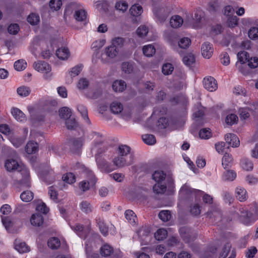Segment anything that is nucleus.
<instances>
[{"mask_svg":"<svg viewBox=\"0 0 258 258\" xmlns=\"http://www.w3.org/2000/svg\"><path fill=\"white\" fill-rule=\"evenodd\" d=\"M5 167L9 172L15 170L21 171L22 179L13 180V185L17 188L22 187H29L30 186L29 171L25 168H22L18 161L13 158L7 159L5 162Z\"/></svg>","mask_w":258,"mask_h":258,"instance_id":"nucleus-1","label":"nucleus"},{"mask_svg":"<svg viewBox=\"0 0 258 258\" xmlns=\"http://www.w3.org/2000/svg\"><path fill=\"white\" fill-rule=\"evenodd\" d=\"M152 179L157 183L153 186V189L157 194H163L167 188L165 179L166 174L162 170H155L152 174Z\"/></svg>","mask_w":258,"mask_h":258,"instance_id":"nucleus-2","label":"nucleus"},{"mask_svg":"<svg viewBox=\"0 0 258 258\" xmlns=\"http://www.w3.org/2000/svg\"><path fill=\"white\" fill-rule=\"evenodd\" d=\"M232 218L233 219H237L241 223L248 225L254 223L258 219V217L253 215L246 209L240 207L238 211L233 214Z\"/></svg>","mask_w":258,"mask_h":258,"instance_id":"nucleus-3","label":"nucleus"},{"mask_svg":"<svg viewBox=\"0 0 258 258\" xmlns=\"http://www.w3.org/2000/svg\"><path fill=\"white\" fill-rule=\"evenodd\" d=\"M100 253L101 256L108 257L112 255V258H120L122 257L121 252L120 251H114L113 248L110 245L105 244L100 249Z\"/></svg>","mask_w":258,"mask_h":258,"instance_id":"nucleus-4","label":"nucleus"},{"mask_svg":"<svg viewBox=\"0 0 258 258\" xmlns=\"http://www.w3.org/2000/svg\"><path fill=\"white\" fill-rule=\"evenodd\" d=\"M96 161L98 167L103 172L109 173L117 169L114 164H111L104 159L101 158L99 155L96 157Z\"/></svg>","mask_w":258,"mask_h":258,"instance_id":"nucleus-5","label":"nucleus"},{"mask_svg":"<svg viewBox=\"0 0 258 258\" xmlns=\"http://www.w3.org/2000/svg\"><path fill=\"white\" fill-rule=\"evenodd\" d=\"M112 162L117 168H121L131 165L133 163V158L132 156L130 158H125L118 155L113 159Z\"/></svg>","mask_w":258,"mask_h":258,"instance_id":"nucleus-6","label":"nucleus"},{"mask_svg":"<svg viewBox=\"0 0 258 258\" xmlns=\"http://www.w3.org/2000/svg\"><path fill=\"white\" fill-rule=\"evenodd\" d=\"M71 228L77 233L79 237L83 239L86 238L90 231V226L84 227L79 224L71 226Z\"/></svg>","mask_w":258,"mask_h":258,"instance_id":"nucleus-7","label":"nucleus"},{"mask_svg":"<svg viewBox=\"0 0 258 258\" xmlns=\"http://www.w3.org/2000/svg\"><path fill=\"white\" fill-rule=\"evenodd\" d=\"M203 82L204 88L210 92L216 90L218 88L217 81L212 77H205Z\"/></svg>","mask_w":258,"mask_h":258,"instance_id":"nucleus-8","label":"nucleus"},{"mask_svg":"<svg viewBox=\"0 0 258 258\" xmlns=\"http://www.w3.org/2000/svg\"><path fill=\"white\" fill-rule=\"evenodd\" d=\"M153 12L159 21L163 22L170 13V9L167 7L157 8H155Z\"/></svg>","mask_w":258,"mask_h":258,"instance_id":"nucleus-9","label":"nucleus"},{"mask_svg":"<svg viewBox=\"0 0 258 258\" xmlns=\"http://www.w3.org/2000/svg\"><path fill=\"white\" fill-rule=\"evenodd\" d=\"M33 67L36 71L42 73L47 74L51 71L50 65L44 61L35 62L33 64Z\"/></svg>","mask_w":258,"mask_h":258,"instance_id":"nucleus-10","label":"nucleus"},{"mask_svg":"<svg viewBox=\"0 0 258 258\" xmlns=\"http://www.w3.org/2000/svg\"><path fill=\"white\" fill-rule=\"evenodd\" d=\"M191 43L190 39L187 37H183L178 41V47L174 48V50L177 52L180 55H182V51L179 49H185L188 47Z\"/></svg>","mask_w":258,"mask_h":258,"instance_id":"nucleus-11","label":"nucleus"},{"mask_svg":"<svg viewBox=\"0 0 258 258\" xmlns=\"http://www.w3.org/2000/svg\"><path fill=\"white\" fill-rule=\"evenodd\" d=\"M165 38L174 49L176 47L175 44L178 42L179 40L178 35L174 32L170 31L165 34Z\"/></svg>","mask_w":258,"mask_h":258,"instance_id":"nucleus-12","label":"nucleus"},{"mask_svg":"<svg viewBox=\"0 0 258 258\" xmlns=\"http://www.w3.org/2000/svg\"><path fill=\"white\" fill-rule=\"evenodd\" d=\"M226 143L232 147H237L240 144V141L237 136L234 134H228L225 136Z\"/></svg>","mask_w":258,"mask_h":258,"instance_id":"nucleus-13","label":"nucleus"},{"mask_svg":"<svg viewBox=\"0 0 258 258\" xmlns=\"http://www.w3.org/2000/svg\"><path fill=\"white\" fill-rule=\"evenodd\" d=\"M201 51L202 55L205 58H210L213 52V48L212 47V44L208 42L204 43L201 47Z\"/></svg>","mask_w":258,"mask_h":258,"instance_id":"nucleus-14","label":"nucleus"},{"mask_svg":"<svg viewBox=\"0 0 258 258\" xmlns=\"http://www.w3.org/2000/svg\"><path fill=\"white\" fill-rule=\"evenodd\" d=\"M179 232L185 242L189 243V246L192 248L193 250H195L194 248L192 247V244H190L191 240L188 229L185 227H182L179 228Z\"/></svg>","mask_w":258,"mask_h":258,"instance_id":"nucleus-15","label":"nucleus"},{"mask_svg":"<svg viewBox=\"0 0 258 258\" xmlns=\"http://www.w3.org/2000/svg\"><path fill=\"white\" fill-rule=\"evenodd\" d=\"M118 155L125 158H130L131 156L134 159V155L131 153V148L126 145H120L117 149Z\"/></svg>","mask_w":258,"mask_h":258,"instance_id":"nucleus-16","label":"nucleus"},{"mask_svg":"<svg viewBox=\"0 0 258 258\" xmlns=\"http://www.w3.org/2000/svg\"><path fill=\"white\" fill-rule=\"evenodd\" d=\"M69 144L71 150L75 153L78 152L83 145L81 138L73 139L70 141Z\"/></svg>","mask_w":258,"mask_h":258,"instance_id":"nucleus-17","label":"nucleus"},{"mask_svg":"<svg viewBox=\"0 0 258 258\" xmlns=\"http://www.w3.org/2000/svg\"><path fill=\"white\" fill-rule=\"evenodd\" d=\"M43 217L40 214H34L30 218V222L34 226L39 227L43 224Z\"/></svg>","mask_w":258,"mask_h":258,"instance_id":"nucleus-18","label":"nucleus"},{"mask_svg":"<svg viewBox=\"0 0 258 258\" xmlns=\"http://www.w3.org/2000/svg\"><path fill=\"white\" fill-rule=\"evenodd\" d=\"M11 113L12 115L18 121L23 122L26 120V117L24 113L17 108H13Z\"/></svg>","mask_w":258,"mask_h":258,"instance_id":"nucleus-19","label":"nucleus"},{"mask_svg":"<svg viewBox=\"0 0 258 258\" xmlns=\"http://www.w3.org/2000/svg\"><path fill=\"white\" fill-rule=\"evenodd\" d=\"M77 109L81 114V116L85 122L88 124H91V121L88 115V110L85 106L82 104H79L77 106Z\"/></svg>","mask_w":258,"mask_h":258,"instance_id":"nucleus-20","label":"nucleus"},{"mask_svg":"<svg viewBox=\"0 0 258 258\" xmlns=\"http://www.w3.org/2000/svg\"><path fill=\"white\" fill-rule=\"evenodd\" d=\"M126 87V83L122 80H116L113 82L112 87L115 92H122Z\"/></svg>","mask_w":258,"mask_h":258,"instance_id":"nucleus-21","label":"nucleus"},{"mask_svg":"<svg viewBox=\"0 0 258 258\" xmlns=\"http://www.w3.org/2000/svg\"><path fill=\"white\" fill-rule=\"evenodd\" d=\"M183 22V19L178 15L172 16L170 20L171 26L174 28L180 27L182 25Z\"/></svg>","mask_w":258,"mask_h":258,"instance_id":"nucleus-22","label":"nucleus"},{"mask_svg":"<svg viewBox=\"0 0 258 258\" xmlns=\"http://www.w3.org/2000/svg\"><path fill=\"white\" fill-rule=\"evenodd\" d=\"M15 249L20 253L27 252L30 251V248L25 242H19L17 240L15 242Z\"/></svg>","mask_w":258,"mask_h":258,"instance_id":"nucleus-23","label":"nucleus"},{"mask_svg":"<svg viewBox=\"0 0 258 258\" xmlns=\"http://www.w3.org/2000/svg\"><path fill=\"white\" fill-rule=\"evenodd\" d=\"M57 56L62 60L67 59L70 55V51L68 48L62 47L57 49L56 51Z\"/></svg>","mask_w":258,"mask_h":258,"instance_id":"nucleus-24","label":"nucleus"},{"mask_svg":"<svg viewBox=\"0 0 258 258\" xmlns=\"http://www.w3.org/2000/svg\"><path fill=\"white\" fill-rule=\"evenodd\" d=\"M38 146L37 143L33 141L28 142L25 147L26 152L28 154L35 153L38 150Z\"/></svg>","mask_w":258,"mask_h":258,"instance_id":"nucleus-25","label":"nucleus"},{"mask_svg":"<svg viewBox=\"0 0 258 258\" xmlns=\"http://www.w3.org/2000/svg\"><path fill=\"white\" fill-rule=\"evenodd\" d=\"M111 111L115 114H119L123 110V105L118 102H113L110 106Z\"/></svg>","mask_w":258,"mask_h":258,"instance_id":"nucleus-26","label":"nucleus"},{"mask_svg":"<svg viewBox=\"0 0 258 258\" xmlns=\"http://www.w3.org/2000/svg\"><path fill=\"white\" fill-rule=\"evenodd\" d=\"M84 172L86 174L87 180H88L91 183V185H95L97 182V179L94 175L93 171L88 168H85Z\"/></svg>","mask_w":258,"mask_h":258,"instance_id":"nucleus-27","label":"nucleus"},{"mask_svg":"<svg viewBox=\"0 0 258 258\" xmlns=\"http://www.w3.org/2000/svg\"><path fill=\"white\" fill-rule=\"evenodd\" d=\"M80 208L81 211L86 214L91 213L93 209L91 204L86 201H83L80 204Z\"/></svg>","mask_w":258,"mask_h":258,"instance_id":"nucleus-28","label":"nucleus"},{"mask_svg":"<svg viewBox=\"0 0 258 258\" xmlns=\"http://www.w3.org/2000/svg\"><path fill=\"white\" fill-rule=\"evenodd\" d=\"M236 197L240 201L246 200L247 195L246 190L241 187H238L235 189Z\"/></svg>","mask_w":258,"mask_h":258,"instance_id":"nucleus-29","label":"nucleus"},{"mask_svg":"<svg viewBox=\"0 0 258 258\" xmlns=\"http://www.w3.org/2000/svg\"><path fill=\"white\" fill-rule=\"evenodd\" d=\"M42 178L48 184H50L55 179L54 172L52 170L46 171L43 174Z\"/></svg>","mask_w":258,"mask_h":258,"instance_id":"nucleus-30","label":"nucleus"},{"mask_svg":"<svg viewBox=\"0 0 258 258\" xmlns=\"http://www.w3.org/2000/svg\"><path fill=\"white\" fill-rule=\"evenodd\" d=\"M74 16L77 21L86 22L87 13L83 10H77L76 11Z\"/></svg>","mask_w":258,"mask_h":258,"instance_id":"nucleus-31","label":"nucleus"},{"mask_svg":"<svg viewBox=\"0 0 258 258\" xmlns=\"http://www.w3.org/2000/svg\"><path fill=\"white\" fill-rule=\"evenodd\" d=\"M125 217L126 220L132 225H135L137 220L135 213L131 210H127L125 212Z\"/></svg>","mask_w":258,"mask_h":258,"instance_id":"nucleus-32","label":"nucleus"},{"mask_svg":"<svg viewBox=\"0 0 258 258\" xmlns=\"http://www.w3.org/2000/svg\"><path fill=\"white\" fill-rule=\"evenodd\" d=\"M232 156L226 153L222 158V164L223 167L225 169L231 167L232 164Z\"/></svg>","mask_w":258,"mask_h":258,"instance_id":"nucleus-33","label":"nucleus"},{"mask_svg":"<svg viewBox=\"0 0 258 258\" xmlns=\"http://www.w3.org/2000/svg\"><path fill=\"white\" fill-rule=\"evenodd\" d=\"M156 51L154 46L151 44L145 45L143 47V52L145 55L148 57L152 56Z\"/></svg>","mask_w":258,"mask_h":258,"instance_id":"nucleus-34","label":"nucleus"},{"mask_svg":"<svg viewBox=\"0 0 258 258\" xmlns=\"http://www.w3.org/2000/svg\"><path fill=\"white\" fill-rule=\"evenodd\" d=\"M182 60L185 65L190 66L195 62V57L192 53H188L183 57Z\"/></svg>","mask_w":258,"mask_h":258,"instance_id":"nucleus-35","label":"nucleus"},{"mask_svg":"<svg viewBox=\"0 0 258 258\" xmlns=\"http://www.w3.org/2000/svg\"><path fill=\"white\" fill-rule=\"evenodd\" d=\"M236 177V173L233 170H227L222 175V179L224 181H233Z\"/></svg>","mask_w":258,"mask_h":258,"instance_id":"nucleus-36","label":"nucleus"},{"mask_svg":"<svg viewBox=\"0 0 258 258\" xmlns=\"http://www.w3.org/2000/svg\"><path fill=\"white\" fill-rule=\"evenodd\" d=\"M48 247L52 249H57L60 245L59 240L56 237H52L47 241Z\"/></svg>","mask_w":258,"mask_h":258,"instance_id":"nucleus-37","label":"nucleus"},{"mask_svg":"<svg viewBox=\"0 0 258 258\" xmlns=\"http://www.w3.org/2000/svg\"><path fill=\"white\" fill-rule=\"evenodd\" d=\"M130 12L134 17H137L141 15L143 12L142 7L138 5L132 6L130 9Z\"/></svg>","mask_w":258,"mask_h":258,"instance_id":"nucleus-38","label":"nucleus"},{"mask_svg":"<svg viewBox=\"0 0 258 258\" xmlns=\"http://www.w3.org/2000/svg\"><path fill=\"white\" fill-rule=\"evenodd\" d=\"M167 236V231L164 228L158 229L154 234V237L157 240H163Z\"/></svg>","mask_w":258,"mask_h":258,"instance_id":"nucleus-39","label":"nucleus"},{"mask_svg":"<svg viewBox=\"0 0 258 258\" xmlns=\"http://www.w3.org/2000/svg\"><path fill=\"white\" fill-rule=\"evenodd\" d=\"M240 164L241 167L246 171L251 170L253 168L252 162L247 158L242 159L241 160Z\"/></svg>","mask_w":258,"mask_h":258,"instance_id":"nucleus-40","label":"nucleus"},{"mask_svg":"<svg viewBox=\"0 0 258 258\" xmlns=\"http://www.w3.org/2000/svg\"><path fill=\"white\" fill-rule=\"evenodd\" d=\"M21 199L25 202H29L33 199V193L29 190L23 191L20 195Z\"/></svg>","mask_w":258,"mask_h":258,"instance_id":"nucleus-41","label":"nucleus"},{"mask_svg":"<svg viewBox=\"0 0 258 258\" xmlns=\"http://www.w3.org/2000/svg\"><path fill=\"white\" fill-rule=\"evenodd\" d=\"M142 139L144 143L148 145H154L156 143V139L154 136L150 134L142 135Z\"/></svg>","mask_w":258,"mask_h":258,"instance_id":"nucleus-42","label":"nucleus"},{"mask_svg":"<svg viewBox=\"0 0 258 258\" xmlns=\"http://www.w3.org/2000/svg\"><path fill=\"white\" fill-rule=\"evenodd\" d=\"M105 51L106 55L108 57L112 58L116 56L118 50L117 49L116 47L111 45L106 48Z\"/></svg>","mask_w":258,"mask_h":258,"instance_id":"nucleus-43","label":"nucleus"},{"mask_svg":"<svg viewBox=\"0 0 258 258\" xmlns=\"http://www.w3.org/2000/svg\"><path fill=\"white\" fill-rule=\"evenodd\" d=\"M62 178L64 181L69 184L74 183L76 181V176L72 172L66 173L62 176Z\"/></svg>","mask_w":258,"mask_h":258,"instance_id":"nucleus-44","label":"nucleus"},{"mask_svg":"<svg viewBox=\"0 0 258 258\" xmlns=\"http://www.w3.org/2000/svg\"><path fill=\"white\" fill-rule=\"evenodd\" d=\"M59 114L61 118L67 119L71 116V111L68 107H63L59 110Z\"/></svg>","mask_w":258,"mask_h":258,"instance_id":"nucleus-45","label":"nucleus"},{"mask_svg":"<svg viewBox=\"0 0 258 258\" xmlns=\"http://www.w3.org/2000/svg\"><path fill=\"white\" fill-rule=\"evenodd\" d=\"M238 117L235 114H228L225 118V122L228 125H232L238 121Z\"/></svg>","mask_w":258,"mask_h":258,"instance_id":"nucleus-46","label":"nucleus"},{"mask_svg":"<svg viewBox=\"0 0 258 258\" xmlns=\"http://www.w3.org/2000/svg\"><path fill=\"white\" fill-rule=\"evenodd\" d=\"M14 67L17 71H21L26 68L27 62L24 59H20L14 63Z\"/></svg>","mask_w":258,"mask_h":258,"instance_id":"nucleus-47","label":"nucleus"},{"mask_svg":"<svg viewBox=\"0 0 258 258\" xmlns=\"http://www.w3.org/2000/svg\"><path fill=\"white\" fill-rule=\"evenodd\" d=\"M249 57L248 53L245 51H241L237 53L238 59L241 63H244L247 62Z\"/></svg>","mask_w":258,"mask_h":258,"instance_id":"nucleus-48","label":"nucleus"},{"mask_svg":"<svg viewBox=\"0 0 258 258\" xmlns=\"http://www.w3.org/2000/svg\"><path fill=\"white\" fill-rule=\"evenodd\" d=\"M174 70L173 65L170 63H164L162 68V72L165 75H169L171 74Z\"/></svg>","mask_w":258,"mask_h":258,"instance_id":"nucleus-49","label":"nucleus"},{"mask_svg":"<svg viewBox=\"0 0 258 258\" xmlns=\"http://www.w3.org/2000/svg\"><path fill=\"white\" fill-rule=\"evenodd\" d=\"M97 224L99 227L101 233L104 236H106L108 234V227L106 226L104 221L100 219L97 220Z\"/></svg>","mask_w":258,"mask_h":258,"instance_id":"nucleus-50","label":"nucleus"},{"mask_svg":"<svg viewBox=\"0 0 258 258\" xmlns=\"http://www.w3.org/2000/svg\"><path fill=\"white\" fill-rule=\"evenodd\" d=\"M158 217L163 221L166 222L171 219V215L169 211L163 210L159 213Z\"/></svg>","mask_w":258,"mask_h":258,"instance_id":"nucleus-51","label":"nucleus"},{"mask_svg":"<svg viewBox=\"0 0 258 258\" xmlns=\"http://www.w3.org/2000/svg\"><path fill=\"white\" fill-rule=\"evenodd\" d=\"M62 5L61 0H51L49 2V7L53 11L58 10Z\"/></svg>","mask_w":258,"mask_h":258,"instance_id":"nucleus-52","label":"nucleus"},{"mask_svg":"<svg viewBox=\"0 0 258 258\" xmlns=\"http://www.w3.org/2000/svg\"><path fill=\"white\" fill-rule=\"evenodd\" d=\"M115 8L117 10L124 12L128 9V4L124 1H118L116 3Z\"/></svg>","mask_w":258,"mask_h":258,"instance_id":"nucleus-53","label":"nucleus"},{"mask_svg":"<svg viewBox=\"0 0 258 258\" xmlns=\"http://www.w3.org/2000/svg\"><path fill=\"white\" fill-rule=\"evenodd\" d=\"M251 110L247 107V108H241L239 109V114L240 118L241 119H246L249 117V111Z\"/></svg>","mask_w":258,"mask_h":258,"instance_id":"nucleus-54","label":"nucleus"},{"mask_svg":"<svg viewBox=\"0 0 258 258\" xmlns=\"http://www.w3.org/2000/svg\"><path fill=\"white\" fill-rule=\"evenodd\" d=\"M31 90L29 87L21 86L17 89L18 94L22 97H26L30 93Z\"/></svg>","mask_w":258,"mask_h":258,"instance_id":"nucleus-55","label":"nucleus"},{"mask_svg":"<svg viewBox=\"0 0 258 258\" xmlns=\"http://www.w3.org/2000/svg\"><path fill=\"white\" fill-rule=\"evenodd\" d=\"M94 185H91L90 182L88 180H83L79 183V188L83 192H86L91 187H93Z\"/></svg>","mask_w":258,"mask_h":258,"instance_id":"nucleus-56","label":"nucleus"},{"mask_svg":"<svg viewBox=\"0 0 258 258\" xmlns=\"http://www.w3.org/2000/svg\"><path fill=\"white\" fill-rule=\"evenodd\" d=\"M48 195H49L50 198L54 202L57 203L58 202L57 198L58 194L54 186H52L49 187Z\"/></svg>","mask_w":258,"mask_h":258,"instance_id":"nucleus-57","label":"nucleus"},{"mask_svg":"<svg viewBox=\"0 0 258 258\" xmlns=\"http://www.w3.org/2000/svg\"><path fill=\"white\" fill-rule=\"evenodd\" d=\"M231 247V245L230 243H226L223 247L219 258H226L230 252Z\"/></svg>","mask_w":258,"mask_h":258,"instance_id":"nucleus-58","label":"nucleus"},{"mask_svg":"<svg viewBox=\"0 0 258 258\" xmlns=\"http://www.w3.org/2000/svg\"><path fill=\"white\" fill-rule=\"evenodd\" d=\"M28 22L32 25L37 24L39 21V17L34 13L30 14L27 18Z\"/></svg>","mask_w":258,"mask_h":258,"instance_id":"nucleus-59","label":"nucleus"},{"mask_svg":"<svg viewBox=\"0 0 258 258\" xmlns=\"http://www.w3.org/2000/svg\"><path fill=\"white\" fill-rule=\"evenodd\" d=\"M136 33L139 37H143L148 34V29L146 26H141L137 29Z\"/></svg>","mask_w":258,"mask_h":258,"instance_id":"nucleus-60","label":"nucleus"},{"mask_svg":"<svg viewBox=\"0 0 258 258\" xmlns=\"http://www.w3.org/2000/svg\"><path fill=\"white\" fill-rule=\"evenodd\" d=\"M124 40L121 37H116L112 39L111 45L117 48L118 50L119 48H120L123 45Z\"/></svg>","mask_w":258,"mask_h":258,"instance_id":"nucleus-61","label":"nucleus"},{"mask_svg":"<svg viewBox=\"0 0 258 258\" xmlns=\"http://www.w3.org/2000/svg\"><path fill=\"white\" fill-rule=\"evenodd\" d=\"M211 136V132L209 128H203L199 132V136L201 139H208L210 138Z\"/></svg>","mask_w":258,"mask_h":258,"instance_id":"nucleus-62","label":"nucleus"},{"mask_svg":"<svg viewBox=\"0 0 258 258\" xmlns=\"http://www.w3.org/2000/svg\"><path fill=\"white\" fill-rule=\"evenodd\" d=\"M122 70L125 73L130 74L133 70V67L132 63L128 62H123L121 64Z\"/></svg>","mask_w":258,"mask_h":258,"instance_id":"nucleus-63","label":"nucleus"},{"mask_svg":"<svg viewBox=\"0 0 258 258\" xmlns=\"http://www.w3.org/2000/svg\"><path fill=\"white\" fill-rule=\"evenodd\" d=\"M248 37L251 39H255L258 38V28L251 27L248 31Z\"/></svg>","mask_w":258,"mask_h":258,"instance_id":"nucleus-64","label":"nucleus"}]
</instances>
